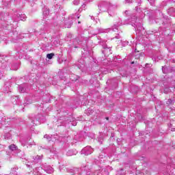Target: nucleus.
I'll use <instances>...</instances> for the list:
<instances>
[{
	"instance_id": "nucleus-1",
	"label": "nucleus",
	"mask_w": 175,
	"mask_h": 175,
	"mask_svg": "<svg viewBox=\"0 0 175 175\" xmlns=\"http://www.w3.org/2000/svg\"><path fill=\"white\" fill-rule=\"evenodd\" d=\"M94 152V149L91 148V146H86L81 151V154H84L85 155H90Z\"/></svg>"
},
{
	"instance_id": "nucleus-2",
	"label": "nucleus",
	"mask_w": 175,
	"mask_h": 175,
	"mask_svg": "<svg viewBox=\"0 0 175 175\" xmlns=\"http://www.w3.org/2000/svg\"><path fill=\"white\" fill-rule=\"evenodd\" d=\"M98 8L101 12H106V10H107V4L106 3H103L98 5Z\"/></svg>"
},
{
	"instance_id": "nucleus-3",
	"label": "nucleus",
	"mask_w": 175,
	"mask_h": 175,
	"mask_svg": "<svg viewBox=\"0 0 175 175\" xmlns=\"http://www.w3.org/2000/svg\"><path fill=\"white\" fill-rule=\"evenodd\" d=\"M82 3V5H85V0H75L73 1L74 5H77L79 3Z\"/></svg>"
},
{
	"instance_id": "nucleus-4",
	"label": "nucleus",
	"mask_w": 175,
	"mask_h": 175,
	"mask_svg": "<svg viewBox=\"0 0 175 175\" xmlns=\"http://www.w3.org/2000/svg\"><path fill=\"white\" fill-rule=\"evenodd\" d=\"M45 172L48 173L49 174H51L54 172V169L51 167H49L48 168L45 169Z\"/></svg>"
},
{
	"instance_id": "nucleus-5",
	"label": "nucleus",
	"mask_w": 175,
	"mask_h": 175,
	"mask_svg": "<svg viewBox=\"0 0 175 175\" xmlns=\"http://www.w3.org/2000/svg\"><path fill=\"white\" fill-rule=\"evenodd\" d=\"M9 148L11 150V151H16V150H17V146H16L14 144H12L9 146Z\"/></svg>"
},
{
	"instance_id": "nucleus-6",
	"label": "nucleus",
	"mask_w": 175,
	"mask_h": 175,
	"mask_svg": "<svg viewBox=\"0 0 175 175\" xmlns=\"http://www.w3.org/2000/svg\"><path fill=\"white\" fill-rule=\"evenodd\" d=\"M76 154H77V152H73V151L72 150H69L68 152H67V155H68V157H72V155H76Z\"/></svg>"
},
{
	"instance_id": "nucleus-7",
	"label": "nucleus",
	"mask_w": 175,
	"mask_h": 175,
	"mask_svg": "<svg viewBox=\"0 0 175 175\" xmlns=\"http://www.w3.org/2000/svg\"><path fill=\"white\" fill-rule=\"evenodd\" d=\"M26 18L25 14H21L19 16V20L24 21Z\"/></svg>"
},
{
	"instance_id": "nucleus-8",
	"label": "nucleus",
	"mask_w": 175,
	"mask_h": 175,
	"mask_svg": "<svg viewBox=\"0 0 175 175\" xmlns=\"http://www.w3.org/2000/svg\"><path fill=\"white\" fill-rule=\"evenodd\" d=\"M53 56H54V53H49L46 55V58H48L49 59H51Z\"/></svg>"
},
{
	"instance_id": "nucleus-9",
	"label": "nucleus",
	"mask_w": 175,
	"mask_h": 175,
	"mask_svg": "<svg viewBox=\"0 0 175 175\" xmlns=\"http://www.w3.org/2000/svg\"><path fill=\"white\" fill-rule=\"evenodd\" d=\"M44 137L45 139H47V140H50V138H49V135H45L44 136Z\"/></svg>"
},
{
	"instance_id": "nucleus-10",
	"label": "nucleus",
	"mask_w": 175,
	"mask_h": 175,
	"mask_svg": "<svg viewBox=\"0 0 175 175\" xmlns=\"http://www.w3.org/2000/svg\"><path fill=\"white\" fill-rule=\"evenodd\" d=\"M55 46H58V41H54Z\"/></svg>"
},
{
	"instance_id": "nucleus-11",
	"label": "nucleus",
	"mask_w": 175,
	"mask_h": 175,
	"mask_svg": "<svg viewBox=\"0 0 175 175\" xmlns=\"http://www.w3.org/2000/svg\"><path fill=\"white\" fill-rule=\"evenodd\" d=\"M19 90L21 91V92H24V89L23 88H20Z\"/></svg>"
},
{
	"instance_id": "nucleus-12",
	"label": "nucleus",
	"mask_w": 175,
	"mask_h": 175,
	"mask_svg": "<svg viewBox=\"0 0 175 175\" xmlns=\"http://www.w3.org/2000/svg\"><path fill=\"white\" fill-rule=\"evenodd\" d=\"M126 3H131L132 2V0H126Z\"/></svg>"
},
{
	"instance_id": "nucleus-13",
	"label": "nucleus",
	"mask_w": 175,
	"mask_h": 175,
	"mask_svg": "<svg viewBox=\"0 0 175 175\" xmlns=\"http://www.w3.org/2000/svg\"><path fill=\"white\" fill-rule=\"evenodd\" d=\"M165 69H166V68H162V70H163V73H166V71L165 70Z\"/></svg>"
},
{
	"instance_id": "nucleus-14",
	"label": "nucleus",
	"mask_w": 175,
	"mask_h": 175,
	"mask_svg": "<svg viewBox=\"0 0 175 175\" xmlns=\"http://www.w3.org/2000/svg\"><path fill=\"white\" fill-rule=\"evenodd\" d=\"M69 27H70V26H68V27H67V28H69Z\"/></svg>"
},
{
	"instance_id": "nucleus-15",
	"label": "nucleus",
	"mask_w": 175,
	"mask_h": 175,
	"mask_svg": "<svg viewBox=\"0 0 175 175\" xmlns=\"http://www.w3.org/2000/svg\"><path fill=\"white\" fill-rule=\"evenodd\" d=\"M171 100H168V102H170Z\"/></svg>"
},
{
	"instance_id": "nucleus-16",
	"label": "nucleus",
	"mask_w": 175,
	"mask_h": 175,
	"mask_svg": "<svg viewBox=\"0 0 175 175\" xmlns=\"http://www.w3.org/2000/svg\"><path fill=\"white\" fill-rule=\"evenodd\" d=\"M78 23H79V24H80V21H79V22H78Z\"/></svg>"
},
{
	"instance_id": "nucleus-17",
	"label": "nucleus",
	"mask_w": 175,
	"mask_h": 175,
	"mask_svg": "<svg viewBox=\"0 0 175 175\" xmlns=\"http://www.w3.org/2000/svg\"><path fill=\"white\" fill-rule=\"evenodd\" d=\"M131 64H134V62H133Z\"/></svg>"
}]
</instances>
